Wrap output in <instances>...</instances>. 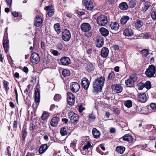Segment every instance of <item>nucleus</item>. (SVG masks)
Segmentation results:
<instances>
[{
    "instance_id": "f257e3e1",
    "label": "nucleus",
    "mask_w": 156,
    "mask_h": 156,
    "mask_svg": "<svg viewBox=\"0 0 156 156\" xmlns=\"http://www.w3.org/2000/svg\"><path fill=\"white\" fill-rule=\"evenodd\" d=\"M105 80V78L101 76L94 80L93 85V88L94 91L101 92L104 86Z\"/></svg>"
},
{
    "instance_id": "f03ea898",
    "label": "nucleus",
    "mask_w": 156,
    "mask_h": 156,
    "mask_svg": "<svg viewBox=\"0 0 156 156\" xmlns=\"http://www.w3.org/2000/svg\"><path fill=\"white\" fill-rule=\"evenodd\" d=\"M68 115L71 122L76 124L79 122V116L77 114L74 113L73 111H68Z\"/></svg>"
},
{
    "instance_id": "7ed1b4c3",
    "label": "nucleus",
    "mask_w": 156,
    "mask_h": 156,
    "mask_svg": "<svg viewBox=\"0 0 156 156\" xmlns=\"http://www.w3.org/2000/svg\"><path fill=\"white\" fill-rule=\"evenodd\" d=\"M97 23L100 26H105L108 23L107 19L104 15H101L97 19Z\"/></svg>"
},
{
    "instance_id": "20e7f679",
    "label": "nucleus",
    "mask_w": 156,
    "mask_h": 156,
    "mask_svg": "<svg viewBox=\"0 0 156 156\" xmlns=\"http://www.w3.org/2000/svg\"><path fill=\"white\" fill-rule=\"evenodd\" d=\"M155 73V68L152 65H150L145 71V74L146 76L149 77H153Z\"/></svg>"
},
{
    "instance_id": "39448f33",
    "label": "nucleus",
    "mask_w": 156,
    "mask_h": 156,
    "mask_svg": "<svg viewBox=\"0 0 156 156\" xmlns=\"http://www.w3.org/2000/svg\"><path fill=\"white\" fill-rule=\"evenodd\" d=\"M40 99V94L39 92V89L37 88L35 90V99L36 101L35 104H34L33 105L32 107L34 109V111L36 110V108H37V106L39 104V101Z\"/></svg>"
},
{
    "instance_id": "423d86ee",
    "label": "nucleus",
    "mask_w": 156,
    "mask_h": 156,
    "mask_svg": "<svg viewBox=\"0 0 156 156\" xmlns=\"http://www.w3.org/2000/svg\"><path fill=\"white\" fill-rule=\"evenodd\" d=\"M62 37L64 41H69L71 38V33L70 31L67 29L64 30L62 33Z\"/></svg>"
},
{
    "instance_id": "0eeeda50",
    "label": "nucleus",
    "mask_w": 156,
    "mask_h": 156,
    "mask_svg": "<svg viewBox=\"0 0 156 156\" xmlns=\"http://www.w3.org/2000/svg\"><path fill=\"white\" fill-rule=\"evenodd\" d=\"M136 76L134 75L130 76L129 79L125 81V84L128 87H131L133 85L134 82L136 80Z\"/></svg>"
},
{
    "instance_id": "6e6552de",
    "label": "nucleus",
    "mask_w": 156,
    "mask_h": 156,
    "mask_svg": "<svg viewBox=\"0 0 156 156\" xmlns=\"http://www.w3.org/2000/svg\"><path fill=\"white\" fill-rule=\"evenodd\" d=\"M30 60L33 64L37 63L40 60V57L38 54L35 52L33 53L30 56Z\"/></svg>"
},
{
    "instance_id": "1a4fd4ad",
    "label": "nucleus",
    "mask_w": 156,
    "mask_h": 156,
    "mask_svg": "<svg viewBox=\"0 0 156 156\" xmlns=\"http://www.w3.org/2000/svg\"><path fill=\"white\" fill-rule=\"evenodd\" d=\"M67 103L70 105H74L75 102V97L74 95L70 92L67 93Z\"/></svg>"
},
{
    "instance_id": "9d476101",
    "label": "nucleus",
    "mask_w": 156,
    "mask_h": 156,
    "mask_svg": "<svg viewBox=\"0 0 156 156\" xmlns=\"http://www.w3.org/2000/svg\"><path fill=\"white\" fill-rule=\"evenodd\" d=\"M80 88V86L79 83L76 82H73L70 84L71 90L74 92L78 91Z\"/></svg>"
},
{
    "instance_id": "9b49d317",
    "label": "nucleus",
    "mask_w": 156,
    "mask_h": 156,
    "mask_svg": "<svg viewBox=\"0 0 156 156\" xmlns=\"http://www.w3.org/2000/svg\"><path fill=\"white\" fill-rule=\"evenodd\" d=\"M43 20L41 16H36L34 22V25L36 27H39L43 23Z\"/></svg>"
},
{
    "instance_id": "f8f14e48",
    "label": "nucleus",
    "mask_w": 156,
    "mask_h": 156,
    "mask_svg": "<svg viewBox=\"0 0 156 156\" xmlns=\"http://www.w3.org/2000/svg\"><path fill=\"white\" fill-rule=\"evenodd\" d=\"M81 29L83 31L86 32L89 31L91 29V27L88 23H85L81 24Z\"/></svg>"
},
{
    "instance_id": "ddd939ff",
    "label": "nucleus",
    "mask_w": 156,
    "mask_h": 156,
    "mask_svg": "<svg viewBox=\"0 0 156 156\" xmlns=\"http://www.w3.org/2000/svg\"><path fill=\"white\" fill-rule=\"evenodd\" d=\"M61 64L64 66H67L70 64L71 62L69 58L66 56L63 57L61 58L60 60Z\"/></svg>"
},
{
    "instance_id": "4468645a",
    "label": "nucleus",
    "mask_w": 156,
    "mask_h": 156,
    "mask_svg": "<svg viewBox=\"0 0 156 156\" xmlns=\"http://www.w3.org/2000/svg\"><path fill=\"white\" fill-rule=\"evenodd\" d=\"M83 2L87 9L90 10L93 9L94 5L93 2L91 0H87L85 2L84 1Z\"/></svg>"
},
{
    "instance_id": "2eb2a0df",
    "label": "nucleus",
    "mask_w": 156,
    "mask_h": 156,
    "mask_svg": "<svg viewBox=\"0 0 156 156\" xmlns=\"http://www.w3.org/2000/svg\"><path fill=\"white\" fill-rule=\"evenodd\" d=\"M112 88L113 90L117 93H120L122 90V87L119 84H114L112 85Z\"/></svg>"
},
{
    "instance_id": "dca6fc26",
    "label": "nucleus",
    "mask_w": 156,
    "mask_h": 156,
    "mask_svg": "<svg viewBox=\"0 0 156 156\" xmlns=\"http://www.w3.org/2000/svg\"><path fill=\"white\" fill-rule=\"evenodd\" d=\"M44 9L47 11V13L49 16H51L53 15L55 11L52 6H46L45 7Z\"/></svg>"
},
{
    "instance_id": "f3484780",
    "label": "nucleus",
    "mask_w": 156,
    "mask_h": 156,
    "mask_svg": "<svg viewBox=\"0 0 156 156\" xmlns=\"http://www.w3.org/2000/svg\"><path fill=\"white\" fill-rule=\"evenodd\" d=\"M82 87L85 89L87 90L89 86L90 82L86 78H83L82 81Z\"/></svg>"
},
{
    "instance_id": "a211bd4d",
    "label": "nucleus",
    "mask_w": 156,
    "mask_h": 156,
    "mask_svg": "<svg viewBox=\"0 0 156 156\" xmlns=\"http://www.w3.org/2000/svg\"><path fill=\"white\" fill-rule=\"evenodd\" d=\"M109 50L106 47L103 48L101 51V55L102 57L106 58L108 55Z\"/></svg>"
},
{
    "instance_id": "6ab92c4d",
    "label": "nucleus",
    "mask_w": 156,
    "mask_h": 156,
    "mask_svg": "<svg viewBox=\"0 0 156 156\" xmlns=\"http://www.w3.org/2000/svg\"><path fill=\"white\" fill-rule=\"evenodd\" d=\"M138 99L141 102H145L147 100V98L146 94L144 93L139 94Z\"/></svg>"
},
{
    "instance_id": "aec40b11",
    "label": "nucleus",
    "mask_w": 156,
    "mask_h": 156,
    "mask_svg": "<svg viewBox=\"0 0 156 156\" xmlns=\"http://www.w3.org/2000/svg\"><path fill=\"white\" fill-rule=\"evenodd\" d=\"M97 46L98 47H101L104 44L103 38L101 36L98 37L97 40Z\"/></svg>"
},
{
    "instance_id": "412c9836",
    "label": "nucleus",
    "mask_w": 156,
    "mask_h": 156,
    "mask_svg": "<svg viewBox=\"0 0 156 156\" xmlns=\"http://www.w3.org/2000/svg\"><path fill=\"white\" fill-rule=\"evenodd\" d=\"M59 118L58 117H53L51 120V125L53 126H55L58 124V122L59 121Z\"/></svg>"
},
{
    "instance_id": "4be33fe9",
    "label": "nucleus",
    "mask_w": 156,
    "mask_h": 156,
    "mask_svg": "<svg viewBox=\"0 0 156 156\" xmlns=\"http://www.w3.org/2000/svg\"><path fill=\"white\" fill-rule=\"evenodd\" d=\"M3 47L6 52L8 51L9 49V40L7 39H4L3 40Z\"/></svg>"
},
{
    "instance_id": "5701e85b",
    "label": "nucleus",
    "mask_w": 156,
    "mask_h": 156,
    "mask_svg": "<svg viewBox=\"0 0 156 156\" xmlns=\"http://www.w3.org/2000/svg\"><path fill=\"white\" fill-rule=\"evenodd\" d=\"M111 29L114 31H117L119 28V25L116 22L112 23L110 25Z\"/></svg>"
},
{
    "instance_id": "b1692460",
    "label": "nucleus",
    "mask_w": 156,
    "mask_h": 156,
    "mask_svg": "<svg viewBox=\"0 0 156 156\" xmlns=\"http://www.w3.org/2000/svg\"><path fill=\"white\" fill-rule=\"evenodd\" d=\"M48 147L46 144L42 145L39 149V153L41 154L44 153L48 149Z\"/></svg>"
},
{
    "instance_id": "393cba45",
    "label": "nucleus",
    "mask_w": 156,
    "mask_h": 156,
    "mask_svg": "<svg viewBox=\"0 0 156 156\" xmlns=\"http://www.w3.org/2000/svg\"><path fill=\"white\" fill-rule=\"evenodd\" d=\"M92 133L95 138H98L100 137V133L95 128H93L92 129Z\"/></svg>"
},
{
    "instance_id": "a878e982",
    "label": "nucleus",
    "mask_w": 156,
    "mask_h": 156,
    "mask_svg": "<svg viewBox=\"0 0 156 156\" xmlns=\"http://www.w3.org/2000/svg\"><path fill=\"white\" fill-rule=\"evenodd\" d=\"M99 31L102 35L104 36H106L109 34V32L108 30L104 27L100 28L99 29Z\"/></svg>"
},
{
    "instance_id": "bb28decb",
    "label": "nucleus",
    "mask_w": 156,
    "mask_h": 156,
    "mask_svg": "<svg viewBox=\"0 0 156 156\" xmlns=\"http://www.w3.org/2000/svg\"><path fill=\"white\" fill-rule=\"evenodd\" d=\"M123 34L126 36H130L133 34V32L130 29H126L124 30Z\"/></svg>"
},
{
    "instance_id": "cd10ccee",
    "label": "nucleus",
    "mask_w": 156,
    "mask_h": 156,
    "mask_svg": "<svg viewBox=\"0 0 156 156\" xmlns=\"http://www.w3.org/2000/svg\"><path fill=\"white\" fill-rule=\"evenodd\" d=\"M119 6L120 9L122 10H126L128 8V5L126 2H123L120 3Z\"/></svg>"
},
{
    "instance_id": "c85d7f7f",
    "label": "nucleus",
    "mask_w": 156,
    "mask_h": 156,
    "mask_svg": "<svg viewBox=\"0 0 156 156\" xmlns=\"http://www.w3.org/2000/svg\"><path fill=\"white\" fill-rule=\"evenodd\" d=\"M123 140L130 142L133 141V138L129 134H126L123 137Z\"/></svg>"
},
{
    "instance_id": "c756f323",
    "label": "nucleus",
    "mask_w": 156,
    "mask_h": 156,
    "mask_svg": "<svg viewBox=\"0 0 156 156\" xmlns=\"http://www.w3.org/2000/svg\"><path fill=\"white\" fill-rule=\"evenodd\" d=\"M134 25L135 27L138 29L141 27L143 25V23L141 20H137L136 22H134Z\"/></svg>"
},
{
    "instance_id": "7c9ffc66",
    "label": "nucleus",
    "mask_w": 156,
    "mask_h": 156,
    "mask_svg": "<svg viewBox=\"0 0 156 156\" xmlns=\"http://www.w3.org/2000/svg\"><path fill=\"white\" fill-rule=\"evenodd\" d=\"M129 20V17L128 16H123L120 19L121 23L122 24H125Z\"/></svg>"
},
{
    "instance_id": "2f4dec72",
    "label": "nucleus",
    "mask_w": 156,
    "mask_h": 156,
    "mask_svg": "<svg viewBox=\"0 0 156 156\" xmlns=\"http://www.w3.org/2000/svg\"><path fill=\"white\" fill-rule=\"evenodd\" d=\"M68 127L65 126L62 128L60 130V133L62 136H65L66 135L68 131Z\"/></svg>"
},
{
    "instance_id": "473e14b6",
    "label": "nucleus",
    "mask_w": 156,
    "mask_h": 156,
    "mask_svg": "<svg viewBox=\"0 0 156 156\" xmlns=\"http://www.w3.org/2000/svg\"><path fill=\"white\" fill-rule=\"evenodd\" d=\"M151 5L149 2H146L142 7V10L144 12H145L148 8Z\"/></svg>"
},
{
    "instance_id": "72a5a7b5",
    "label": "nucleus",
    "mask_w": 156,
    "mask_h": 156,
    "mask_svg": "<svg viewBox=\"0 0 156 156\" xmlns=\"http://www.w3.org/2000/svg\"><path fill=\"white\" fill-rule=\"evenodd\" d=\"M125 148L124 147L118 146L116 148V151L119 153L122 154L125 151Z\"/></svg>"
},
{
    "instance_id": "f704fd0d",
    "label": "nucleus",
    "mask_w": 156,
    "mask_h": 156,
    "mask_svg": "<svg viewBox=\"0 0 156 156\" xmlns=\"http://www.w3.org/2000/svg\"><path fill=\"white\" fill-rule=\"evenodd\" d=\"M124 105L128 108H130L132 106V102L130 100H127L124 101Z\"/></svg>"
},
{
    "instance_id": "c9c22d12",
    "label": "nucleus",
    "mask_w": 156,
    "mask_h": 156,
    "mask_svg": "<svg viewBox=\"0 0 156 156\" xmlns=\"http://www.w3.org/2000/svg\"><path fill=\"white\" fill-rule=\"evenodd\" d=\"M91 146L90 143L89 142L86 141L84 144V146L83 147V149L84 151L87 150L89 148H90Z\"/></svg>"
},
{
    "instance_id": "e433bc0d",
    "label": "nucleus",
    "mask_w": 156,
    "mask_h": 156,
    "mask_svg": "<svg viewBox=\"0 0 156 156\" xmlns=\"http://www.w3.org/2000/svg\"><path fill=\"white\" fill-rule=\"evenodd\" d=\"M60 27V26L58 23L55 24L54 25L55 30L58 34H59L61 32Z\"/></svg>"
},
{
    "instance_id": "4c0bfd02",
    "label": "nucleus",
    "mask_w": 156,
    "mask_h": 156,
    "mask_svg": "<svg viewBox=\"0 0 156 156\" xmlns=\"http://www.w3.org/2000/svg\"><path fill=\"white\" fill-rule=\"evenodd\" d=\"M62 74L64 77H66L70 75V72L68 70L64 69L62 71Z\"/></svg>"
},
{
    "instance_id": "58836bf2",
    "label": "nucleus",
    "mask_w": 156,
    "mask_h": 156,
    "mask_svg": "<svg viewBox=\"0 0 156 156\" xmlns=\"http://www.w3.org/2000/svg\"><path fill=\"white\" fill-rule=\"evenodd\" d=\"M49 116L48 113L46 112H44L41 116V119L43 120H45L47 119Z\"/></svg>"
},
{
    "instance_id": "ea45409f",
    "label": "nucleus",
    "mask_w": 156,
    "mask_h": 156,
    "mask_svg": "<svg viewBox=\"0 0 156 156\" xmlns=\"http://www.w3.org/2000/svg\"><path fill=\"white\" fill-rule=\"evenodd\" d=\"M86 69L89 72H92L94 69L93 65L92 64H89L87 66Z\"/></svg>"
},
{
    "instance_id": "a19ab883",
    "label": "nucleus",
    "mask_w": 156,
    "mask_h": 156,
    "mask_svg": "<svg viewBox=\"0 0 156 156\" xmlns=\"http://www.w3.org/2000/svg\"><path fill=\"white\" fill-rule=\"evenodd\" d=\"M151 16L153 20H156V9H153L151 13Z\"/></svg>"
},
{
    "instance_id": "79ce46f5",
    "label": "nucleus",
    "mask_w": 156,
    "mask_h": 156,
    "mask_svg": "<svg viewBox=\"0 0 156 156\" xmlns=\"http://www.w3.org/2000/svg\"><path fill=\"white\" fill-rule=\"evenodd\" d=\"M136 4V1L135 0H131L129 1V6L131 8H133L134 7Z\"/></svg>"
},
{
    "instance_id": "37998d69",
    "label": "nucleus",
    "mask_w": 156,
    "mask_h": 156,
    "mask_svg": "<svg viewBox=\"0 0 156 156\" xmlns=\"http://www.w3.org/2000/svg\"><path fill=\"white\" fill-rule=\"evenodd\" d=\"M3 83H4V87L5 88V90L6 91H8L9 89L8 87L9 84L8 82L5 80H3Z\"/></svg>"
},
{
    "instance_id": "c03bdc74",
    "label": "nucleus",
    "mask_w": 156,
    "mask_h": 156,
    "mask_svg": "<svg viewBox=\"0 0 156 156\" xmlns=\"http://www.w3.org/2000/svg\"><path fill=\"white\" fill-rule=\"evenodd\" d=\"M144 87L147 89H150L151 87V84L149 81H147L144 84Z\"/></svg>"
},
{
    "instance_id": "a18cd8bd",
    "label": "nucleus",
    "mask_w": 156,
    "mask_h": 156,
    "mask_svg": "<svg viewBox=\"0 0 156 156\" xmlns=\"http://www.w3.org/2000/svg\"><path fill=\"white\" fill-rule=\"evenodd\" d=\"M61 96L59 94H56L54 98V99L55 101H58L61 99Z\"/></svg>"
},
{
    "instance_id": "49530a36",
    "label": "nucleus",
    "mask_w": 156,
    "mask_h": 156,
    "mask_svg": "<svg viewBox=\"0 0 156 156\" xmlns=\"http://www.w3.org/2000/svg\"><path fill=\"white\" fill-rule=\"evenodd\" d=\"M77 140H74L71 143L70 146L73 148H74L76 144Z\"/></svg>"
},
{
    "instance_id": "de8ad7c7",
    "label": "nucleus",
    "mask_w": 156,
    "mask_h": 156,
    "mask_svg": "<svg viewBox=\"0 0 156 156\" xmlns=\"http://www.w3.org/2000/svg\"><path fill=\"white\" fill-rule=\"evenodd\" d=\"M95 119V117L94 116L93 114H90L89 115V120L90 121H94Z\"/></svg>"
},
{
    "instance_id": "09e8293b",
    "label": "nucleus",
    "mask_w": 156,
    "mask_h": 156,
    "mask_svg": "<svg viewBox=\"0 0 156 156\" xmlns=\"http://www.w3.org/2000/svg\"><path fill=\"white\" fill-rule=\"evenodd\" d=\"M50 61V60L48 57L45 56L44 58L43 62L44 63L47 64Z\"/></svg>"
},
{
    "instance_id": "8fccbe9b",
    "label": "nucleus",
    "mask_w": 156,
    "mask_h": 156,
    "mask_svg": "<svg viewBox=\"0 0 156 156\" xmlns=\"http://www.w3.org/2000/svg\"><path fill=\"white\" fill-rule=\"evenodd\" d=\"M27 133L26 129H24L23 133V139H25L27 135Z\"/></svg>"
},
{
    "instance_id": "3c124183",
    "label": "nucleus",
    "mask_w": 156,
    "mask_h": 156,
    "mask_svg": "<svg viewBox=\"0 0 156 156\" xmlns=\"http://www.w3.org/2000/svg\"><path fill=\"white\" fill-rule=\"evenodd\" d=\"M145 87L144 84L140 83L138 85V89L139 90H142Z\"/></svg>"
},
{
    "instance_id": "603ef678",
    "label": "nucleus",
    "mask_w": 156,
    "mask_h": 156,
    "mask_svg": "<svg viewBox=\"0 0 156 156\" xmlns=\"http://www.w3.org/2000/svg\"><path fill=\"white\" fill-rule=\"evenodd\" d=\"M57 48L58 50H60L63 48V45L61 43H58L57 44Z\"/></svg>"
},
{
    "instance_id": "864d4df0",
    "label": "nucleus",
    "mask_w": 156,
    "mask_h": 156,
    "mask_svg": "<svg viewBox=\"0 0 156 156\" xmlns=\"http://www.w3.org/2000/svg\"><path fill=\"white\" fill-rule=\"evenodd\" d=\"M114 77V73H110L108 76V78L109 80L113 79Z\"/></svg>"
},
{
    "instance_id": "5fc2aeb1",
    "label": "nucleus",
    "mask_w": 156,
    "mask_h": 156,
    "mask_svg": "<svg viewBox=\"0 0 156 156\" xmlns=\"http://www.w3.org/2000/svg\"><path fill=\"white\" fill-rule=\"evenodd\" d=\"M151 108L154 110L156 109V105L155 103H151L150 105Z\"/></svg>"
},
{
    "instance_id": "6e6d98bb",
    "label": "nucleus",
    "mask_w": 156,
    "mask_h": 156,
    "mask_svg": "<svg viewBox=\"0 0 156 156\" xmlns=\"http://www.w3.org/2000/svg\"><path fill=\"white\" fill-rule=\"evenodd\" d=\"M142 52L144 56H146L148 54V51L147 50L143 49L142 51Z\"/></svg>"
},
{
    "instance_id": "4d7b16f0",
    "label": "nucleus",
    "mask_w": 156,
    "mask_h": 156,
    "mask_svg": "<svg viewBox=\"0 0 156 156\" xmlns=\"http://www.w3.org/2000/svg\"><path fill=\"white\" fill-rule=\"evenodd\" d=\"M35 127V125L33 123L30 124V125L29 129L30 130H33L34 129Z\"/></svg>"
},
{
    "instance_id": "13d9d810",
    "label": "nucleus",
    "mask_w": 156,
    "mask_h": 156,
    "mask_svg": "<svg viewBox=\"0 0 156 156\" xmlns=\"http://www.w3.org/2000/svg\"><path fill=\"white\" fill-rule=\"evenodd\" d=\"M12 14L13 16L15 17H17L19 16L18 13L16 11L12 12Z\"/></svg>"
},
{
    "instance_id": "bf43d9fd",
    "label": "nucleus",
    "mask_w": 156,
    "mask_h": 156,
    "mask_svg": "<svg viewBox=\"0 0 156 156\" xmlns=\"http://www.w3.org/2000/svg\"><path fill=\"white\" fill-rule=\"evenodd\" d=\"M14 91H15V95H16V100L17 102L18 103V93H17V90L16 88H15Z\"/></svg>"
},
{
    "instance_id": "052dcab7",
    "label": "nucleus",
    "mask_w": 156,
    "mask_h": 156,
    "mask_svg": "<svg viewBox=\"0 0 156 156\" xmlns=\"http://www.w3.org/2000/svg\"><path fill=\"white\" fill-rule=\"evenodd\" d=\"M52 54H53L55 56H57L58 55V51L55 50H53L52 51Z\"/></svg>"
},
{
    "instance_id": "680f3d73",
    "label": "nucleus",
    "mask_w": 156,
    "mask_h": 156,
    "mask_svg": "<svg viewBox=\"0 0 156 156\" xmlns=\"http://www.w3.org/2000/svg\"><path fill=\"white\" fill-rule=\"evenodd\" d=\"M109 132L111 133H114L115 132V129L114 128H112L110 129Z\"/></svg>"
},
{
    "instance_id": "e2e57ef3",
    "label": "nucleus",
    "mask_w": 156,
    "mask_h": 156,
    "mask_svg": "<svg viewBox=\"0 0 156 156\" xmlns=\"http://www.w3.org/2000/svg\"><path fill=\"white\" fill-rule=\"evenodd\" d=\"M17 121H14L13 122V126L14 128H15V129H16L17 127Z\"/></svg>"
},
{
    "instance_id": "0e129e2a",
    "label": "nucleus",
    "mask_w": 156,
    "mask_h": 156,
    "mask_svg": "<svg viewBox=\"0 0 156 156\" xmlns=\"http://www.w3.org/2000/svg\"><path fill=\"white\" fill-rule=\"evenodd\" d=\"M84 109L83 108L82 106H80L79 107V111L80 112H81Z\"/></svg>"
},
{
    "instance_id": "69168bd1",
    "label": "nucleus",
    "mask_w": 156,
    "mask_h": 156,
    "mask_svg": "<svg viewBox=\"0 0 156 156\" xmlns=\"http://www.w3.org/2000/svg\"><path fill=\"white\" fill-rule=\"evenodd\" d=\"M100 147L103 151H105V147H104L103 144H101L99 145Z\"/></svg>"
},
{
    "instance_id": "338daca9",
    "label": "nucleus",
    "mask_w": 156,
    "mask_h": 156,
    "mask_svg": "<svg viewBox=\"0 0 156 156\" xmlns=\"http://www.w3.org/2000/svg\"><path fill=\"white\" fill-rule=\"evenodd\" d=\"M34 154L33 153H27L25 156H33Z\"/></svg>"
},
{
    "instance_id": "774afa93",
    "label": "nucleus",
    "mask_w": 156,
    "mask_h": 156,
    "mask_svg": "<svg viewBox=\"0 0 156 156\" xmlns=\"http://www.w3.org/2000/svg\"><path fill=\"white\" fill-rule=\"evenodd\" d=\"M92 49L91 48L87 50V52L88 55L92 53Z\"/></svg>"
}]
</instances>
